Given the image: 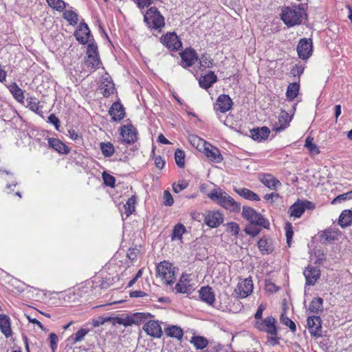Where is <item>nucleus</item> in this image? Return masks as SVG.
I'll use <instances>...</instances> for the list:
<instances>
[{"label": "nucleus", "instance_id": "obj_1", "mask_svg": "<svg viewBox=\"0 0 352 352\" xmlns=\"http://www.w3.org/2000/svg\"><path fill=\"white\" fill-rule=\"evenodd\" d=\"M208 197L227 210L233 212L240 210V205L221 188H214L208 194Z\"/></svg>", "mask_w": 352, "mask_h": 352}, {"label": "nucleus", "instance_id": "obj_2", "mask_svg": "<svg viewBox=\"0 0 352 352\" xmlns=\"http://www.w3.org/2000/svg\"><path fill=\"white\" fill-rule=\"evenodd\" d=\"M276 320L272 316H268L264 320H256L254 327L261 331H264L268 335V341L272 344H278L277 337V328L276 327Z\"/></svg>", "mask_w": 352, "mask_h": 352}, {"label": "nucleus", "instance_id": "obj_3", "mask_svg": "<svg viewBox=\"0 0 352 352\" xmlns=\"http://www.w3.org/2000/svg\"><path fill=\"white\" fill-rule=\"evenodd\" d=\"M305 14L302 8L297 6L285 7L282 10L281 19L288 27L299 25Z\"/></svg>", "mask_w": 352, "mask_h": 352}, {"label": "nucleus", "instance_id": "obj_4", "mask_svg": "<svg viewBox=\"0 0 352 352\" xmlns=\"http://www.w3.org/2000/svg\"><path fill=\"white\" fill-rule=\"evenodd\" d=\"M175 270L171 263L162 261L156 266V276L160 278L163 283L171 285L176 280Z\"/></svg>", "mask_w": 352, "mask_h": 352}, {"label": "nucleus", "instance_id": "obj_5", "mask_svg": "<svg viewBox=\"0 0 352 352\" xmlns=\"http://www.w3.org/2000/svg\"><path fill=\"white\" fill-rule=\"evenodd\" d=\"M144 21L151 30H161L164 26V18L155 7L150 8L144 16Z\"/></svg>", "mask_w": 352, "mask_h": 352}, {"label": "nucleus", "instance_id": "obj_6", "mask_svg": "<svg viewBox=\"0 0 352 352\" xmlns=\"http://www.w3.org/2000/svg\"><path fill=\"white\" fill-rule=\"evenodd\" d=\"M242 217L251 224L262 226L264 228H268L270 226L269 221L251 207H243Z\"/></svg>", "mask_w": 352, "mask_h": 352}, {"label": "nucleus", "instance_id": "obj_7", "mask_svg": "<svg viewBox=\"0 0 352 352\" xmlns=\"http://www.w3.org/2000/svg\"><path fill=\"white\" fill-rule=\"evenodd\" d=\"M161 43L168 50L178 51L182 47V43L175 32H168L160 38Z\"/></svg>", "mask_w": 352, "mask_h": 352}, {"label": "nucleus", "instance_id": "obj_8", "mask_svg": "<svg viewBox=\"0 0 352 352\" xmlns=\"http://www.w3.org/2000/svg\"><path fill=\"white\" fill-rule=\"evenodd\" d=\"M253 291V283L252 278H247L241 280L236 288L234 289V294L238 298H244L252 294Z\"/></svg>", "mask_w": 352, "mask_h": 352}, {"label": "nucleus", "instance_id": "obj_9", "mask_svg": "<svg viewBox=\"0 0 352 352\" xmlns=\"http://www.w3.org/2000/svg\"><path fill=\"white\" fill-rule=\"evenodd\" d=\"M298 57L302 60L309 58L313 52L312 41L311 38H302L297 45Z\"/></svg>", "mask_w": 352, "mask_h": 352}, {"label": "nucleus", "instance_id": "obj_10", "mask_svg": "<svg viewBox=\"0 0 352 352\" xmlns=\"http://www.w3.org/2000/svg\"><path fill=\"white\" fill-rule=\"evenodd\" d=\"M307 327L311 336L314 337H321L322 333V320L320 316H309L307 318Z\"/></svg>", "mask_w": 352, "mask_h": 352}, {"label": "nucleus", "instance_id": "obj_11", "mask_svg": "<svg viewBox=\"0 0 352 352\" xmlns=\"http://www.w3.org/2000/svg\"><path fill=\"white\" fill-rule=\"evenodd\" d=\"M233 104L232 100L228 95H220L214 104V109L222 113L228 111Z\"/></svg>", "mask_w": 352, "mask_h": 352}, {"label": "nucleus", "instance_id": "obj_12", "mask_svg": "<svg viewBox=\"0 0 352 352\" xmlns=\"http://www.w3.org/2000/svg\"><path fill=\"white\" fill-rule=\"evenodd\" d=\"M192 290V286L190 283L189 275L183 274L178 283L176 284L173 291L177 294H190Z\"/></svg>", "mask_w": 352, "mask_h": 352}, {"label": "nucleus", "instance_id": "obj_13", "mask_svg": "<svg viewBox=\"0 0 352 352\" xmlns=\"http://www.w3.org/2000/svg\"><path fill=\"white\" fill-rule=\"evenodd\" d=\"M137 130L132 124L124 125L120 128L122 140L127 144L134 143L137 140Z\"/></svg>", "mask_w": 352, "mask_h": 352}, {"label": "nucleus", "instance_id": "obj_14", "mask_svg": "<svg viewBox=\"0 0 352 352\" xmlns=\"http://www.w3.org/2000/svg\"><path fill=\"white\" fill-rule=\"evenodd\" d=\"M204 153L210 160L215 163H220L223 160L219 150L208 142L204 143Z\"/></svg>", "mask_w": 352, "mask_h": 352}, {"label": "nucleus", "instance_id": "obj_15", "mask_svg": "<svg viewBox=\"0 0 352 352\" xmlns=\"http://www.w3.org/2000/svg\"><path fill=\"white\" fill-rule=\"evenodd\" d=\"M144 331L150 336L160 338L162 336V330L157 321L149 320L143 327Z\"/></svg>", "mask_w": 352, "mask_h": 352}, {"label": "nucleus", "instance_id": "obj_16", "mask_svg": "<svg viewBox=\"0 0 352 352\" xmlns=\"http://www.w3.org/2000/svg\"><path fill=\"white\" fill-rule=\"evenodd\" d=\"M182 58L181 65L183 67H189L192 66L197 59L196 52L194 50L186 49L180 53Z\"/></svg>", "mask_w": 352, "mask_h": 352}, {"label": "nucleus", "instance_id": "obj_17", "mask_svg": "<svg viewBox=\"0 0 352 352\" xmlns=\"http://www.w3.org/2000/svg\"><path fill=\"white\" fill-rule=\"evenodd\" d=\"M223 221V215L218 211L208 212L204 219L205 223L210 228L218 227Z\"/></svg>", "mask_w": 352, "mask_h": 352}, {"label": "nucleus", "instance_id": "obj_18", "mask_svg": "<svg viewBox=\"0 0 352 352\" xmlns=\"http://www.w3.org/2000/svg\"><path fill=\"white\" fill-rule=\"evenodd\" d=\"M74 36L79 43L86 44L90 36V30L88 25L85 23H81L76 30Z\"/></svg>", "mask_w": 352, "mask_h": 352}, {"label": "nucleus", "instance_id": "obj_19", "mask_svg": "<svg viewBox=\"0 0 352 352\" xmlns=\"http://www.w3.org/2000/svg\"><path fill=\"white\" fill-rule=\"evenodd\" d=\"M320 275V270L316 267L308 266L304 271V276L306 278V284L314 285Z\"/></svg>", "mask_w": 352, "mask_h": 352}, {"label": "nucleus", "instance_id": "obj_20", "mask_svg": "<svg viewBox=\"0 0 352 352\" xmlns=\"http://www.w3.org/2000/svg\"><path fill=\"white\" fill-rule=\"evenodd\" d=\"M109 113L113 121H120L124 118L125 112L124 107L119 102H114Z\"/></svg>", "mask_w": 352, "mask_h": 352}, {"label": "nucleus", "instance_id": "obj_21", "mask_svg": "<svg viewBox=\"0 0 352 352\" xmlns=\"http://www.w3.org/2000/svg\"><path fill=\"white\" fill-rule=\"evenodd\" d=\"M270 133V131L267 126L253 129L250 131L252 138L258 142L266 140L268 138Z\"/></svg>", "mask_w": 352, "mask_h": 352}, {"label": "nucleus", "instance_id": "obj_22", "mask_svg": "<svg viewBox=\"0 0 352 352\" xmlns=\"http://www.w3.org/2000/svg\"><path fill=\"white\" fill-rule=\"evenodd\" d=\"M217 80V77L214 73L213 72H209L207 74L200 77L199 83L201 87L206 89L212 87Z\"/></svg>", "mask_w": 352, "mask_h": 352}, {"label": "nucleus", "instance_id": "obj_23", "mask_svg": "<svg viewBox=\"0 0 352 352\" xmlns=\"http://www.w3.org/2000/svg\"><path fill=\"white\" fill-rule=\"evenodd\" d=\"M199 298L208 305H212L215 300L214 294L210 287H202L199 291Z\"/></svg>", "mask_w": 352, "mask_h": 352}, {"label": "nucleus", "instance_id": "obj_24", "mask_svg": "<svg viewBox=\"0 0 352 352\" xmlns=\"http://www.w3.org/2000/svg\"><path fill=\"white\" fill-rule=\"evenodd\" d=\"M152 316L148 313H135L128 318L127 322H124V326L131 325L132 324H140L145 322Z\"/></svg>", "mask_w": 352, "mask_h": 352}, {"label": "nucleus", "instance_id": "obj_25", "mask_svg": "<svg viewBox=\"0 0 352 352\" xmlns=\"http://www.w3.org/2000/svg\"><path fill=\"white\" fill-rule=\"evenodd\" d=\"M260 180L266 187L272 190H276L281 186L280 182L270 174L263 175Z\"/></svg>", "mask_w": 352, "mask_h": 352}, {"label": "nucleus", "instance_id": "obj_26", "mask_svg": "<svg viewBox=\"0 0 352 352\" xmlns=\"http://www.w3.org/2000/svg\"><path fill=\"white\" fill-rule=\"evenodd\" d=\"M291 120L292 118L289 116V114L285 111H282L280 116H278V123H276L273 129L275 130L276 131H283L288 126L289 123L291 122Z\"/></svg>", "mask_w": 352, "mask_h": 352}, {"label": "nucleus", "instance_id": "obj_27", "mask_svg": "<svg viewBox=\"0 0 352 352\" xmlns=\"http://www.w3.org/2000/svg\"><path fill=\"white\" fill-rule=\"evenodd\" d=\"M48 144L50 147L62 154H67L69 148L63 142L56 138H49Z\"/></svg>", "mask_w": 352, "mask_h": 352}, {"label": "nucleus", "instance_id": "obj_28", "mask_svg": "<svg viewBox=\"0 0 352 352\" xmlns=\"http://www.w3.org/2000/svg\"><path fill=\"white\" fill-rule=\"evenodd\" d=\"M0 329L6 338L11 336L10 318L6 315H0Z\"/></svg>", "mask_w": 352, "mask_h": 352}, {"label": "nucleus", "instance_id": "obj_29", "mask_svg": "<svg viewBox=\"0 0 352 352\" xmlns=\"http://www.w3.org/2000/svg\"><path fill=\"white\" fill-rule=\"evenodd\" d=\"M352 223V210H343L338 219V224L342 228H346L349 226Z\"/></svg>", "mask_w": 352, "mask_h": 352}, {"label": "nucleus", "instance_id": "obj_30", "mask_svg": "<svg viewBox=\"0 0 352 352\" xmlns=\"http://www.w3.org/2000/svg\"><path fill=\"white\" fill-rule=\"evenodd\" d=\"M164 332L168 337L175 338L179 340H180L184 336L183 330L179 327L175 325L165 328Z\"/></svg>", "mask_w": 352, "mask_h": 352}, {"label": "nucleus", "instance_id": "obj_31", "mask_svg": "<svg viewBox=\"0 0 352 352\" xmlns=\"http://www.w3.org/2000/svg\"><path fill=\"white\" fill-rule=\"evenodd\" d=\"M88 333V329L82 328L79 329L76 333H74L72 336H70L67 338V341L71 344H74L77 342H80L85 339L86 335Z\"/></svg>", "mask_w": 352, "mask_h": 352}, {"label": "nucleus", "instance_id": "obj_32", "mask_svg": "<svg viewBox=\"0 0 352 352\" xmlns=\"http://www.w3.org/2000/svg\"><path fill=\"white\" fill-rule=\"evenodd\" d=\"M235 191L237 194H239L241 197L251 201H259V196L254 192L253 191L245 188H241L239 189H235Z\"/></svg>", "mask_w": 352, "mask_h": 352}, {"label": "nucleus", "instance_id": "obj_33", "mask_svg": "<svg viewBox=\"0 0 352 352\" xmlns=\"http://www.w3.org/2000/svg\"><path fill=\"white\" fill-rule=\"evenodd\" d=\"M9 91L12 94L14 98L19 102H23L24 95L23 90L16 85L12 82L8 86Z\"/></svg>", "mask_w": 352, "mask_h": 352}, {"label": "nucleus", "instance_id": "obj_34", "mask_svg": "<svg viewBox=\"0 0 352 352\" xmlns=\"http://www.w3.org/2000/svg\"><path fill=\"white\" fill-rule=\"evenodd\" d=\"M309 310L313 314H319L323 311V299L314 298L310 302Z\"/></svg>", "mask_w": 352, "mask_h": 352}, {"label": "nucleus", "instance_id": "obj_35", "mask_svg": "<svg viewBox=\"0 0 352 352\" xmlns=\"http://www.w3.org/2000/svg\"><path fill=\"white\" fill-rule=\"evenodd\" d=\"M85 63L87 67L91 71H94L99 68L101 64L99 56H85Z\"/></svg>", "mask_w": 352, "mask_h": 352}, {"label": "nucleus", "instance_id": "obj_36", "mask_svg": "<svg viewBox=\"0 0 352 352\" xmlns=\"http://www.w3.org/2000/svg\"><path fill=\"white\" fill-rule=\"evenodd\" d=\"M304 212L303 205H302L299 200L295 202L289 209L290 216L296 218L300 217Z\"/></svg>", "mask_w": 352, "mask_h": 352}, {"label": "nucleus", "instance_id": "obj_37", "mask_svg": "<svg viewBox=\"0 0 352 352\" xmlns=\"http://www.w3.org/2000/svg\"><path fill=\"white\" fill-rule=\"evenodd\" d=\"M190 343L194 345L197 349H204L208 344L207 339L203 336H195L191 338Z\"/></svg>", "mask_w": 352, "mask_h": 352}, {"label": "nucleus", "instance_id": "obj_38", "mask_svg": "<svg viewBox=\"0 0 352 352\" xmlns=\"http://www.w3.org/2000/svg\"><path fill=\"white\" fill-rule=\"evenodd\" d=\"M136 202L137 198L134 195L128 199L126 204L124 205L126 217H129L135 211Z\"/></svg>", "mask_w": 352, "mask_h": 352}, {"label": "nucleus", "instance_id": "obj_39", "mask_svg": "<svg viewBox=\"0 0 352 352\" xmlns=\"http://www.w3.org/2000/svg\"><path fill=\"white\" fill-rule=\"evenodd\" d=\"M258 247L263 254H270L273 250L271 241L266 239H261L258 241Z\"/></svg>", "mask_w": 352, "mask_h": 352}, {"label": "nucleus", "instance_id": "obj_40", "mask_svg": "<svg viewBox=\"0 0 352 352\" xmlns=\"http://www.w3.org/2000/svg\"><path fill=\"white\" fill-rule=\"evenodd\" d=\"M299 88L300 85L298 82H292L289 85L286 95L289 100H293L298 96Z\"/></svg>", "mask_w": 352, "mask_h": 352}, {"label": "nucleus", "instance_id": "obj_41", "mask_svg": "<svg viewBox=\"0 0 352 352\" xmlns=\"http://www.w3.org/2000/svg\"><path fill=\"white\" fill-rule=\"evenodd\" d=\"M100 147L104 157H111L115 153L114 146L111 142H101Z\"/></svg>", "mask_w": 352, "mask_h": 352}, {"label": "nucleus", "instance_id": "obj_42", "mask_svg": "<svg viewBox=\"0 0 352 352\" xmlns=\"http://www.w3.org/2000/svg\"><path fill=\"white\" fill-rule=\"evenodd\" d=\"M185 232H186L185 226L182 223H177L173 228L172 236H171L172 240L182 239V236Z\"/></svg>", "mask_w": 352, "mask_h": 352}, {"label": "nucleus", "instance_id": "obj_43", "mask_svg": "<svg viewBox=\"0 0 352 352\" xmlns=\"http://www.w3.org/2000/svg\"><path fill=\"white\" fill-rule=\"evenodd\" d=\"M175 160L179 168H184L185 165V153L184 151L177 148L175 152Z\"/></svg>", "mask_w": 352, "mask_h": 352}, {"label": "nucleus", "instance_id": "obj_44", "mask_svg": "<svg viewBox=\"0 0 352 352\" xmlns=\"http://www.w3.org/2000/svg\"><path fill=\"white\" fill-rule=\"evenodd\" d=\"M313 138L311 137H307L305 140V146L309 150V151L314 155H318L320 153V150L317 145L313 142Z\"/></svg>", "mask_w": 352, "mask_h": 352}, {"label": "nucleus", "instance_id": "obj_45", "mask_svg": "<svg viewBox=\"0 0 352 352\" xmlns=\"http://www.w3.org/2000/svg\"><path fill=\"white\" fill-rule=\"evenodd\" d=\"M63 16L64 19L68 21L72 25H76L78 22L77 14L72 10H66L63 13Z\"/></svg>", "mask_w": 352, "mask_h": 352}, {"label": "nucleus", "instance_id": "obj_46", "mask_svg": "<svg viewBox=\"0 0 352 352\" xmlns=\"http://www.w3.org/2000/svg\"><path fill=\"white\" fill-rule=\"evenodd\" d=\"M99 56L98 45L92 41H89V43L87 45L86 56Z\"/></svg>", "mask_w": 352, "mask_h": 352}, {"label": "nucleus", "instance_id": "obj_47", "mask_svg": "<svg viewBox=\"0 0 352 352\" xmlns=\"http://www.w3.org/2000/svg\"><path fill=\"white\" fill-rule=\"evenodd\" d=\"M28 107L32 111L39 113V102L36 98L30 97L27 98Z\"/></svg>", "mask_w": 352, "mask_h": 352}, {"label": "nucleus", "instance_id": "obj_48", "mask_svg": "<svg viewBox=\"0 0 352 352\" xmlns=\"http://www.w3.org/2000/svg\"><path fill=\"white\" fill-rule=\"evenodd\" d=\"M48 5L56 10L62 11L66 7V3L62 0H47Z\"/></svg>", "mask_w": 352, "mask_h": 352}, {"label": "nucleus", "instance_id": "obj_49", "mask_svg": "<svg viewBox=\"0 0 352 352\" xmlns=\"http://www.w3.org/2000/svg\"><path fill=\"white\" fill-rule=\"evenodd\" d=\"M280 322L284 324L285 325L287 326L292 331L294 332L296 330V327L295 323L289 319L288 317L284 316V314H282L280 318Z\"/></svg>", "mask_w": 352, "mask_h": 352}, {"label": "nucleus", "instance_id": "obj_50", "mask_svg": "<svg viewBox=\"0 0 352 352\" xmlns=\"http://www.w3.org/2000/svg\"><path fill=\"white\" fill-rule=\"evenodd\" d=\"M254 224L250 223V225L247 226L244 229L245 233L248 235H250L252 237H254L256 235H258L261 231L260 228L254 226Z\"/></svg>", "mask_w": 352, "mask_h": 352}, {"label": "nucleus", "instance_id": "obj_51", "mask_svg": "<svg viewBox=\"0 0 352 352\" xmlns=\"http://www.w3.org/2000/svg\"><path fill=\"white\" fill-rule=\"evenodd\" d=\"M305 70V66L302 64H296L293 68L291 69V74L296 77L298 78L301 76Z\"/></svg>", "mask_w": 352, "mask_h": 352}, {"label": "nucleus", "instance_id": "obj_52", "mask_svg": "<svg viewBox=\"0 0 352 352\" xmlns=\"http://www.w3.org/2000/svg\"><path fill=\"white\" fill-rule=\"evenodd\" d=\"M212 62L213 61L210 56L207 55H203L200 59L201 67H203L204 69L210 68L212 65Z\"/></svg>", "mask_w": 352, "mask_h": 352}, {"label": "nucleus", "instance_id": "obj_53", "mask_svg": "<svg viewBox=\"0 0 352 352\" xmlns=\"http://www.w3.org/2000/svg\"><path fill=\"white\" fill-rule=\"evenodd\" d=\"M102 178H103L104 183L105 185L110 186V187L114 186L115 182H116V179L114 177H113L112 175H111L108 173H104L102 174Z\"/></svg>", "mask_w": 352, "mask_h": 352}, {"label": "nucleus", "instance_id": "obj_54", "mask_svg": "<svg viewBox=\"0 0 352 352\" xmlns=\"http://www.w3.org/2000/svg\"><path fill=\"white\" fill-rule=\"evenodd\" d=\"M285 234L287 238V242L289 245H290V242L292 241V239L293 236V230L292 226L290 223L287 222L285 226Z\"/></svg>", "mask_w": 352, "mask_h": 352}, {"label": "nucleus", "instance_id": "obj_55", "mask_svg": "<svg viewBox=\"0 0 352 352\" xmlns=\"http://www.w3.org/2000/svg\"><path fill=\"white\" fill-rule=\"evenodd\" d=\"M100 90L104 97H109L113 92V87L111 83L109 85H101Z\"/></svg>", "mask_w": 352, "mask_h": 352}, {"label": "nucleus", "instance_id": "obj_56", "mask_svg": "<svg viewBox=\"0 0 352 352\" xmlns=\"http://www.w3.org/2000/svg\"><path fill=\"white\" fill-rule=\"evenodd\" d=\"M163 199L164 204L167 206H170L174 203L173 197L168 190H165L164 192Z\"/></svg>", "mask_w": 352, "mask_h": 352}, {"label": "nucleus", "instance_id": "obj_57", "mask_svg": "<svg viewBox=\"0 0 352 352\" xmlns=\"http://www.w3.org/2000/svg\"><path fill=\"white\" fill-rule=\"evenodd\" d=\"M188 186V184L185 181L179 182L177 184H173V190L175 193H179Z\"/></svg>", "mask_w": 352, "mask_h": 352}, {"label": "nucleus", "instance_id": "obj_58", "mask_svg": "<svg viewBox=\"0 0 352 352\" xmlns=\"http://www.w3.org/2000/svg\"><path fill=\"white\" fill-rule=\"evenodd\" d=\"M49 338L50 342V347L53 352H54L57 348L58 336L56 334L51 333L49 336Z\"/></svg>", "mask_w": 352, "mask_h": 352}, {"label": "nucleus", "instance_id": "obj_59", "mask_svg": "<svg viewBox=\"0 0 352 352\" xmlns=\"http://www.w3.org/2000/svg\"><path fill=\"white\" fill-rule=\"evenodd\" d=\"M228 230L233 233L234 235H237L239 232V226L238 223L235 222H230L228 223Z\"/></svg>", "mask_w": 352, "mask_h": 352}, {"label": "nucleus", "instance_id": "obj_60", "mask_svg": "<svg viewBox=\"0 0 352 352\" xmlns=\"http://www.w3.org/2000/svg\"><path fill=\"white\" fill-rule=\"evenodd\" d=\"M266 309V305H264V304H261L258 309H257V311L254 315V318L256 320H261L262 319V316H263V311Z\"/></svg>", "mask_w": 352, "mask_h": 352}, {"label": "nucleus", "instance_id": "obj_61", "mask_svg": "<svg viewBox=\"0 0 352 352\" xmlns=\"http://www.w3.org/2000/svg\"><path fill=\"white\" fill-rule=\"evenodd\" d=\"M103 320H105V322H110L113 324L117 323L119 324H124V320L120 318H113V317H103Z\"/></svg>", "mask_w": 352, "mask_h": 352}, {"label": "nucleus", "instance_id": "obj_62", "mask_svg": "<svg viewBox=\"0 0 352 352\" xmlns=\"http://www.w3.org/2000/svg\"><path fill=\"white\" fill-rule=\"evenodd\" d=\"M47 121L54 125L56 129L58 130L60 121L54 114H50Z\"/></svg>", "mask_w": 352, "mask_h": 352}, {"label": "nucleus", "instance_id": "obj_63", "mask_svg": "<svg viewBox=\"0 0 352 352\" xmlns=\"http://www.w3.org/2000/svg\"><path fill=\"white\" fill-rule=\"evenodd\" d=\"M190 141L194 146L196 145L197 148L201 145H202L204 146V143L206 142L205 141H203L201 139L199 138L198 137L194 136V135H192L190 138Z\"/></svg>", "mask_w": 352, "mask_h": 352}, {"label": "nucleus", "instance_id": "obj_64", "mask_svg": "<svg viewBox=\"0 0 352 352\" xmlns=\"http://www.w3.org/2000/svg\"><path fill=\"white\" fill-rule=\"evenodd\" d=\"M154 162L156 167L160 169H162L165 164V161L160 156L155 157Z\"/></svg>", "mask_w": 352, "mask_h": 352}]
</instances>
